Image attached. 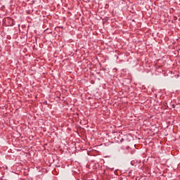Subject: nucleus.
<instances>
[{
    "mask_svg": "<svg viewBox=\"0 0 180 180\" xmlns=\"http://www.w3.org/2000/svg\"><path fill=\"white\" fill-rule=\"evenodd\" d=\"M166 106H167V108H168V105H166Z\"/></svg>",
    "mask_w": 180,
    "mask_h": 180,
    "instance_id": "0eeeda50",
    "label": "nucleus"
},
{
    "mask_svg": "<svg viewBox=\"0 0 180 180\" xmlns=\"http://www.w3.org/2000/svg\"><path fill=\"white\" fill-rule=\"evenodd\" d=\"M166 106H167V108H168V105H166Z\"/></svg>",
    "mask_w": 180,
    "mask_h": 180,
    "instance_id": "6e6552de",
    "label": "nucleus"
},
{
    "mask_svg": "<svg viewBox=\"0 0 180 180\" xmlns=\"http://www.w3.org/2000/svg\"><path fill=\"white\" fill-rule=\"evenodd\" d=\"M155 67L156 70H158L160 68V66L158 65H155Z\"/></svg>",
    "mask_w": 180,
    "mask_h": 180,
    "instance_id": "20e7f679",
    "label": "nucleus"
},
{
    "mask_svg": "<svg viewBox=\"0 0 180 180\" xmlns=\"http://www.w3.org/2000/svg\"><path fill=\"white\" fill-rule=\"evenodd\" d=\"M6 26H14L15 25V20L11 18H7L4 20Z\"/></svg>",
    "mask_w": 180,
    "mask_h": 180,
    "instance_id": "f257e3e1",
    "label": "nucleus"
},
{
    "mask_svg": "<svg viewBox=\"0 0 180 180\" xmlns=\"http://www.w3.org/2000/svg\"><path fill=\"white\" fill-rule=\"evenodd\" d=\"M172 106L173 109H175V105L174 104H172Z\"/></svg>",
    "mask_w": 180,
    "mask_h": 180,
    "instance_id": "39448f33",
    "label": "nucleus"
},
{
    "mask_svg": "<svg viewBox=\"0 0 180 180\" xmlns=\"http://www.w3.org/2000/svg\"><path fill=\"white\" fill-rule=\"evenodd\" d=\"M122 139H123V136H121V135H117V136L115 137L114 140H115V141H116L117 143H122Z\"/></svg>",
    "mask_w": 180,
    "mask_h": 180,
    "instance_id": "7ed1b4c3",
    "label": "nucleus"
},
{
    "mask_svg": "<svg viewBox=\"0 0 180 180\" xmlns=\"http://www.w3.org/2000/svg\"><path fill=\"white\" fill-rule=\"evenodd\" d=\"M121 140H122V142L125 141L126 143H129V141L131 140V136H130V134L124 135Z\"/></svg>",
    "mask_w": 180,
    "mask_h": 180,
    "instance_id": "f03ea898",
    "label": "nucleus"
},
{
    "mask_svg": "<svg viewBox=\"0 0 180 180\" xmlns=\"http://www.w3.org/2000/svg\"><path fill=\"white\" fill-rule=\"evenodd\" d=\"M106 6H109V4H106V5H105V7H106Z\"/></svg>",
    "mask_w": 180,
    "mask_h": 180,
    "instance_id": "423d86ee",
    "label": "nucleus"
}]
</instances>
